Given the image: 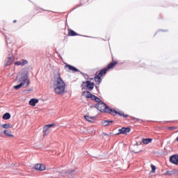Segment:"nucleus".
<instances>
[{"label": "nucleus", "instance_id": "473e14b6", "mask_svg": "<svg viewBox=\"0 0 178 178\" xmlns=\"http://www.w3.org/2000/svg\"><path fill=\"white\" fill-rule=\"evenodd\" d=\"M135 120H138V119H137V118H135Z\"/></svg>", "mask_w": 178, "mask_h": 178}, {"label": "nucleus", "instance_id": "a211bd4d", "mask_svg": "<svg viewBox=\"0 0 178 178\" xmlns=\"http://www.w3.org/2000/svg\"><path fill=\"white\" fill-rule=\"evenodd\" d=\"M110 123H113V120H104L102 122V126H109Z\"/></svg>", "mask_w": 178, "mask_h": 178}, {"label": "nucleus", "instance_id": "f03ea898", "mask_svg": "<svg viewBox=\"0 0 178 178\" xmlns=\"http://www.w3.org/2000/svg\"><path fill=\"white\" fill-rule=\"evenodd\" d=\"M18 83H19V84L14 86L15 90H19V88H22V87H23V88H27L31 83L29 79V74H27V73L22 74L21 76L18 78Z\"/></svg>", "mask_w": 178, "mask_h": 178}, {"label": "nucleus", "instance_id": "9b49d317", "mask_svg": "<svg viewBox=\"0 0 178 178\" xmlns=\"http://www.w3.org/2000/svg\"><path fill=\"white\" fill-rule=\"evenodd\" d=\"M27 63H29L27 60L22 59L21 61H16L15 65L16 66H24L25 65H27Z\"/></svg>", "mask_w": 178, "mask_h": 178}, {"label": "nucleus", "instance_id": "20e7f679", "mask_svg": "<svg viewBox=\"0 0 178 178\" xmlns=\"http://www.w3.org/2000/svg\"><path fill=\"white\" fill-rule=\"evenodd\" d=\"M117 63H118L117 62L111 63L110 64H108L106 68H104L103 70H100L99 73L97 75L100 76L101 77H102V76H105L108 70H109V69H112L113 66H116Z\"/></svg>", "mask_w": 178, "mask_h": 178}, {"label": "nucleus", "instance_id": "39448f33", "mask_svg": "<svg viewBox=\"0 0 178 178\" xmlns=\"http://www.w3.org/2000/svg\"><path fill=\"white\" fill-rule=\"evenodd\" d=\"M63 175H64V178H74V170H63Z\"/></svg>", "mask_w": 178, "mask_h": 178}, {"label": "nucleus", "instance_id": "7ed1b4c3", "mask_svg": "<svg viewBox=\"0 0 178 178\" xmlns=\"http://www.w3.org/2000/svg\"><path fill=\"white\" fill-rule=\"evenodd\" d=\"M95 108L98 109L99 112L111 113V115H115V113H117L115 110L109 108V107L106 106L105 103H97L95 106Z\"/></svg>", "mask_w": 178, "mask_h": 178}, {"label": "nucleus", "instance_id": "6ab92c4d", "mask_svg": "<svg viewBox=\"0 0 178 178\" xmlns=\"http://www.w3.org/2000/svg\"><path fill=\"white\" fill-rule=\"evenodd\" d=\"M2 129H12V124H3L0 125Z\"/></svg>", "mask_w": 178, "mask_h": 178}, {"label": "nucleus", "instance_id": "f8f14e48", "mask_svg": "<svg viewBox=\"0 0 178 178\" xmlns=\"http://www.w3.org/2000/svg\"><path fill=\"white\" fill-rule=\"evenodd\" d=\"M35 169H36V170H40L41 172H42V170H45V169H46L45 165H44V164H35Z\"/></svg>", "mask_w": 178, "mask_h": 178}, {"label": "nucleus", "instance_id": "412c9836", "mask_svg": "<svg viewBox=\"0 0 178 178\" xmlns=\"http://www.w3.org/2000/svg\"><path fill=\"white\" fill-rule=\"evenodd\" d=\"M84 118H85L86 120H87V122H92V121L95 120L94 117H90L88 115H84Z\"/></svg>", "mask_w": 178, "mask_h": 178}, {"label": "nucleus", "instance_id": "f257e3e1", "mask_svg": "<svg viewBox=\"0 0 178 178\" xmlns=\"http://www.w3.org/2000/svg\"><path fill=\"white\" fill-rule=\"evenodd\" d=\"M54 92L58 95H63L65 94V90H66V83L62 79L60 74H58L54 77Z\"/></svg>", "mask_w": 178, "mask_h": 178}, {"label": "nucleus", "instance_id": "1a4fd4ad", "mask_svg": "<svg viewBox=\"0 0 178 178\" xmlns=\"http://www.w3.org/2000/svg\"><path fill=\"white\" fill-rule=\"evenodd\" d=\"M170 162L174 165H178V155H173L170 157Z\"/></svg>", "mask_w": 178, "mask_h": 178}, {"label": "nucleus", "instance_id": "5701e85b", "mask_svg": "<svg viewBox=\"0 0 178 178\" xmlns=\"http://www.w3.org/2000/svg\"><path fill=\"white\" fill-rule=\"evenodd\" d=\"M92 99L93 101H95V102H97L98 104H101V99H99L98 97L93 95Z\"/></svg>", "mask_w": 178, "mask_h": 178}, {"label": "nucleus", "instance_id": "b1692460", "mask_svg": "<svg viewBox=\"0 0 178 178\" xmlns=\"http://www.w3.org/2000/svg\"><path fill=\"white\" fill-rule=\"evenodd\" d=\"M68 35L70 37H74V35H77V33L74 32V31L70 29L68 32Z\"/></svg>", "mask_w": 178, "mask_h": 178}, {"label": "nucleus", "instance_id": "2eb2a0df", "mask_svg": "<svg viewBox=\"0 0 178 178\" xmlns=\"http://www.w3.org/2000/svg\"><path fill=\"white\" fill-rule=\"evenodd\" d=\"M101 77L102 76L98 74L95 76V81L96 84H98V85L101 84L102 81V79H101Z\"/></svg>", "mask_w": 178, "mask_h": 178}, {"label": "nucleus", "instance_id": "c85d7f7f", "mask_svg": "<svg viewBox=\"0 0 178 178\" xmlns=\"http://www.w3.org/2000/svg\"><path fill=\"white\" fill-rule=\"evenodd\" d=\"M6 42H7V44H10V40L7 39V40H6Z\"/></svg>", "mask_w": 178, "mask_h": 178}, {"label": "nucleus", "instance_id": "9d476101", "mask_svg": "<svg viewBox=\"0 0 178 178\" xmlns=\"http://www.w3.org/2000/svg\"><path fill=\"white\" fill-rule=\"evenodd\" d=\"M131 130V129H130V127H122L119 129V134H126V133H130Z\"/></svg>", "mask_w": 178, "mask_h": 178}, {"label": "nucleus", "instance_id": "c756f323", "mask_svg": "<svg viewBox=\"0 0 178 178\" xmlns=\"http://www.w3.org/2000/svg\"><path fill=\"white\" fill-rule=\"evenodd\" d=\"M175 140L178 142V137L175 139Z\"/></svg>", "mask_w": 178, "mask_h": 178}, {"label": "nucleus", "instance_id": "7c9ffc66", "mask_svg": "<svg viewBox=\"0 0 178 178\" xmlns=\"http://www.w3.org/2000/svg\"><path fill=\"white\" fill-rule=\"evenodd\" d=\"M2 133H3L2 131H0V134H2Z\"/></svg>", "mask_w": 178, "mask_h": 178}, {"label": "nucleus", "instance_id": "bb28decb", "mask_svg": "<svg viewBox=\"0 0 178 178\" xmlns=\"http://www.w3.org/2000/svg\"><path fill=\"white\" fill-rule=\"evenodd\" d=\"M175 174V171L172 170V171H166L165 173H164V175L165 176H172V175H174Z\"/></svg>", "mask_w": 178, "mask_h": 178}, {"label": "nucleus", "instance_id": "aec40b11", "mask_svg": "<svg viewBox=\"0 0 178 178\" xmlns=\"http://www.w3.org/2000/svg\"><path fill=\"white\" fill-rule=\"evenodd\" d=\"M142 143H143V144H149V143H152V138H144L142 140Z\"/></svg>", "mask_w": 178, "mask_h": 178}, {"label": "nucleus", "instance_id": "4468645a", "mask_svg": "<svg viewBox=\"0 0 178 178\" xmlns=\"http://www.w3.org/2000/svg\"><path fill=\"white\" fill-rule=\"evenodd\" d=\"M38 99H35V98H33V99H31L29 100V105H31V106H35V104H38Z\"/></svg>", "mask_w": 178, "mask_h": 178}, {"label": "nucleus", "instance_id": "423d86ee", "mask_svg": "<svg viewBox=\"0 0 178 178\" xmlns=\"http://www.w3.org/2000/svg\"><path fill=\"white\" fill-rule=\"evenodd\" d=\"M53 126H55V124H50L45 125L43 127V135L48 136V134H49V130L51 127H53Z\"/></svg>", "mask_w": 178, "mask_h": 178}, {"label": "nucleus", "instance_id": "a878e982", "mask_svg": "<svg viewBox=\"0 0 178 178\" xmlns=\"http://www.w3.org/2000/svg\"><path fill=\"white\" fill-rule=\"evenodd\" d=\"M10 65H12V58H8L6 60V66H9Z\"/></svg>", "mask_w": 178, "mask_h": 178}, {"label": "nucleus", "instance_id": "6e6552de", "mask_svg": "<svg viewBox=\"0 0 178 178\" xmlns=\"http://www.w3.org/2000/svg\"><path fill=\"white\" fill-rule=\"evenodd\" d=\"M53 177L54 178H65V174H63V170L62 172L55 170L54 171Z\"/></svg>", "mask_w": 178, "mask_h": 178}, {"label": "nucleus", "instance_id": "ddd939ff", "mask_svg": "<svg viewBox=\"0 0 178 178\" xmlns=\"http://www.w3.org/2000/svg\"><path fill=\"white\" fill-rule=\"evenodd\" d=\"M82 95H83V97H85V98H90L91 99H92V97L94 96V95H92L89 91H83L82 92Z\"/></svg>", "mask_w": 178, "mask_h": 178}, {"label": "nucleus", "instance_id": "2f4dec72", "mask_svg": "<svg viewBox=\"0 0 178 178\" xmlns=\"http://www.w3.org/2000/svg\"><path fill=\"white\" fill-rule=\"evenodd\" d=\"M13 23H16V20H14V21H13Z\"/></svg>", "mask_w": 178, "mask_h": 178}, {"label": "nucleus", "instance_id": "4be33fe9", "mask_svg": "<svg viewBox=\"0 0 178 178\" xmlns=\"http://www.w3.org/2000/svg\"><path fill=\"white\" fill-rule=\"evenodd\" d=\"M65 67H68L69 70H72V72H79V70L72 65H67Z\"/></svg>", "mask_w": 178, "mask_h": 178}, {"label": "nucleus", "instance_id": "cd10ccee", "mask_svg": "<svg viewBox=\"0 0 178 178\" xmlns=\"http://www.w3.org/2000/svg\"><path fill=\"white\" fill-rule=\"evenodd\" d=\"M151 168H152V171H151V172L152 173H155V170H156V167H155V165H151Z\"/></svg>", "mask_w": 178, "mask_h": 178}, {"label": "nucleus", "instance_id": "f3484780", "mask_svg": "<svg viewBox=\"0 0 178 178\" xmlns=\"http://www.w3.org/2000/svg\"><path fill=\"white\" fill-rule=\"evenodd\" d=\"M117 113H114V114H111L113 115V116H115V115H120V116H123L124 118H129L128 115H124V113L123 111H116Z\"/></svg>", "mask_w": 178, "mask_h": 178}, {"label": "nucleus", "instance_id": "0eeeda50", "mask_svg": "<svg viewBox=\"0 0 178 178\" xmlns=\"http://www.w3.org/2000/svg\"><path fill=\"white\" fill-rule=\"evenodd\" d=\"M82 87H87L89 90H94V83L90 81H87L86 82H83Z\"/></svg>", "mask_w": 178, "mask_h": 178}, {"label": "nucleus", "instance_id": "393cba45", "mask_svg": "<svg viewBox=\"0 0 178 178\" xmlns=\"http://www.w3.org/2000/svg\"><path fill=\"white\" fill-rule=\"evenodd\" d=\"M10 118V113H6L5 114H3V119L4 120H8V119Z\"/></svg>", "mask_w": 178, "mask_h": 178}, {"label": "nucleus", "instance_id": "dca6fc26", "mask_svg": "<svg viewBox=\"0 0 178 178\" xmlns=\"http://www.w3.org/2000/svg\"><path fill=\"white\" fill-rule=\"evenodd\" d=\"M3 134H5V136H6L7 137H14L13 134H12V131H9L8 129H5L3 131Z\"/></svg>", "mask_w": 178, "mask_h": 178}]
</instances>
